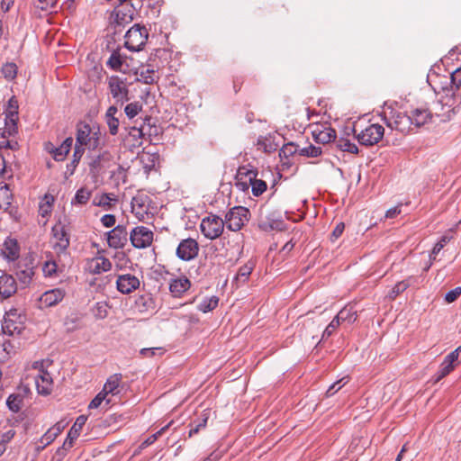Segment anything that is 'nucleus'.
I'll return each instance as SVG.
<instances>
[{"mask_svg":"<svg viewBox=\"0 0 461 461\" xmlns=\"http://www.w3.org/2000/svg\"><path fill=\"white\" fill-rule=\"evenodd\" d=\"M131 212L140 221H147L151 219L153 215L152 200L144 193H138L133 196L131 203Z\"/></svg>","mask_w":461,"mask_h":461,"instance_id":"1","label":"nucleus"},{"mask_svg":"<svg viewBox=\"0 0 461 461\" xmlns=\"http://www.w3.org/2000/svg\"><path fill=\"white\" fill-rule=\"evenodd\" d=\"M148 30L145 26L134 24L125 34L124 46L131 51H140L148 40Z\"/></svg>","mask_w":461,"mask_h":461,"instance_id":"2","label":"nucleus"},{"mask_svg":"<svg viewBox=\"0 0 461 461\" xmlns=\"http://www.w3.org/2000/svg\"><path fill=\"white\" fill-rule=\"evenodd\" d=\"M250 212L244 206H234L225 214L224 223L230 230L238 231L249 221Z\"/></svg>","mask_w":461,"mask_h":461,"instance_id":"3","label":"nucleus"},{"mask_svg":"<svg viewBox=\"0 0 461 461\" xmlns=\"http://www.w3.org/2000/svg\"><path fill=\"white\" fill-rule=\"evenodd\" d=\"M45 361H35L32 364V368L37 370V375H34V382L37 392L41 395H49L52 392L53 381L50 374L44 369Z\"/></svg>","mask_w":461,"mask_h":461,"instance_id":"4","label":"nucleus"},{"mask_svg":"<svg viewBox=\"0 0 461 461\" xmlns=\"http://www.w3.org/2000/svg\"><path fill=\"white\" fill-rule=\"evenodd\" d=\"M224 221L214 214L203 218L200 224L201 232L209 240L219 238L224 230Z\"/></svg>","mask_w":461,"mask_h":461,"instance_id":"5","label":"nucleus"},{"mask_svg":"<svg viewBox=\"0 0 461 461\" xmlns=\"http://www.w3.org/2000/svg\"><path fill=\"white\" fill-rule=\"evenodd\" d=\"M354 134L361 145L373 146L382 140L384 134V128L380 124L374 123L359 132H357L354 129Z\"/></svg>","mask_w":461,"mask_h":461,"instance_id":"6","label":"nucleus"},{"mask_svg":"<svg viewBox=\"0 0 461 461\" xmlns=\"http://www.w3.org/2000/svg\"><path fill=\"white\" fill-rule=\"evenodd\" d=\"M384 120L387 127L402 133H408L411 130L410 115L403 112L391 110L390 116L385 115Z\"/></svg>","mask_w":461,"mask_h":461,"instance_id":"7","label":"nucleus"},{"mask_svg":"<svg viewBox=\"0 0 461 461\" xmlns=\"http://www.w3.org/2000/svg\"><path fill=\"white\" fill-rule=\"evenodd\" d=\"M99 145V138L97 132H92V129L88 124H80L77 127L76 146L95 149Z\"/></svg>","mask_w":461,"mask_h":461,"instance_id":"8","label":"nucleus"},{"mask_svg":"<svg viewBox=\"0 0 461 461\" xmlns=\"http://www.w3.org/2000/svg\"><path fill=\"white\" fill-rule=\"evenodd\" d=\"M107 83L109 91L117 104H123L129 101V88L125 79L118 76H112L108 77Z\"/></svg>","mask_w":461,"mask_h":461,"instance_id":"9","label":"nucleus"},{"mask_svg":"<svg viewBox=\"0 0 461 461\" xmlns=\"http://www.w3.org/2000/svg\"><path fill=\"white\" fill-rule=\"evenodd\" d=\"M154 233L145 226H137L130 233V240L136 249H146L152 244Z\"/></svg>","mask_w":461,"mask_h":461,"instance_id":"10","label":"nucleus"},{"mask_svg":"<svg viewBox=\"0 0 461 461\" xmlns=\"http://www.w3.org/2000/svg\"><path fill=\"white\" fill-rule=\"evenodd\" d=\"M176 257L183 261H190L195 258L199 253L198 242L192 238L180 241L176 248Z\"/></svg>","mask_w":461,"mask_h":461,"instance_id":"11","label":"nucleus"},{"mask_svg":"<svg viewBox=\"0 0 461 461\" xmlns=\"http://www.w3.org/2000/svg\"><path fill=\"white\" fill-rule=\"evenodd\" d=\"M311 128L312 138L317 143L328 144L336 139V131L327 122L315 123Z\"/></svg>","mask_w":461,"mask_h":461,"instance_id":"12","label":"nucleus"},{"mask_svg":"<svg viewBox=\"0 0 461 461\" xmlns=\"http://www.w3.org/2000/svg\"><path fill=\"white\" fill-rule=\"evenodd\" d=\"M258 172L256 168L241 166L238 168L236 174V187L242 192H246L251 187V179L258 176Z\"/></svg>","mask_w":461,"mask_h":461,"instance_id":"13","label":"nucleus"},{"mask_svg":"<svg viewBox=\"0 0 461 461\" xmlns=\"http://www.w3.org/2000/svg\"><path fill=\"white\" fill-rule=\"evenodd\" d=\"M18 101L13 96L9 99L5 113V132L13 135L16 132V122L18 120Z\"/></svg>","mask_w":461,"mask_h":461,"instance_id":"14","label":"nucleus"},{"mask_svg":"<svg viewBox=\"0 0 461 461\" xmlns=\"http://www.w3.org/2000/svg\"><path fill=\"white\" fill-rule=\"evenodd\" d=\"M52 235L55 240L54 249L59 253L65 252L69 246V235L65 225L60 221L57 222L52 227Z\"/></svg>","mask_w":461,"mask_h":461,"instance_id":"15","label":"nucleus"},{"mask_svg":"<svg viewBox=\"0 0 461 461\" xmlns=\"http://www.w3.org/2000/svg\"><path fill=\"white\" fill-rule=\"evenodd\" d=\"M140 285V279L131 274L119 275L116 280L117 290L122 294H130Z\"/></svg>","mask_w":461,"mask_h":461,"instance_id":"16","label":"nucleus"},{"mask_svg":"<svg viewBox=\"0 0 461 461\" xmlns=\"http://www.w3.org/2000/svg\"><path fill=\"white\" fill-rule=\"evenodd\" d=\"M111 269V261L104 256H96L87 259L86 264V270L93 275H99Z\"/></svg>","mask_w":461,"mask_h":461,"instance_id":"17","label":"nucleus"},{"mask_svg":"<svg viewBox=\"0 0 461 461\" xmlns=\"http://www.w3.org/2000/svg\"><path fill=\"white\" fill-rule=\"evenodd\" d=\"M107 242L109 247L113 249H122L127 242L128 232L122 225H117L107 233Z\"/></svg>","mask_w":461,"mask_h":461,"instance_id":"18","label":"nucleus"},{"mask_svg":"<svg viewBox=\"0 0 461 461\" xmlns=\"http://www.w3.org/2000/svg\"><path fill=\"white\" fill-rule=\"evenodd\" d=\"M65 291L61 288H55L46 291L40 297V303L43 307H52L63 300Z\"/></svg>","mask_w":461,"mask_h":461,"instance_id":"19","label":"nucleus"},{"mask_svg":"<svg viewBox=\"0 0 461 461\" xmlns=\"http://www.w3.org/2000/svg\"><path fill=\"white\" fill-rule=\"evenodd\" d=\"M190 286V280L186 276H182L170 281L169 291L174 297H181Z\"/></svg>","mask_w":461,"mask_h":461,"instance_id":"20","label":"nucleus"},{"mask_svg":"<svg viewBox=\"0 0 461 461\" xmlns=\"http://www.w3.org/2000/svg\"><path fill=\"white\" fill-rule=\"evenodd\" d=\"M16 290V282L12 276L4 274L0 276V296L2 298H9Z\"/></svg>","mask_w":461,"mask_h":461,"instance_id":"21","label":"nucleus"},{"mask_svg":"<svg viewBox=\"0 0 461 461\" xmlns=\"http://www.w3.org/2000/svg\"><path fill=\"white\" fill-rule=\"evenodd\" d=\"M411 126L421 127L432 119V113L427 108H416L411 112Z\"/></svg>","mask_w":461,"mask_h":461,"instance_id":"22","label":"nucleus"},{"mask_svg":"<svg viewBox=\"0 0 461 461\" xmlns=\"http://www.w3.org/2000/svg\"><path fill=\"white\" fill-rule=\"evenodd\" d=\"M20 248L15 239L7 238L2 248V255L10 261H14L19 258Z\"/></svg>","mask_w":461,"mask_h":461,"instance_id":"23","label":"nucleus"},{"mask_svg":"<svg viewBox=\"0 0 461 461\" xmlns=\"http://www.w3.org/2000/svg\"><path fill=\"white\" fill-rule=\"evenodd\" d=\"M64 426L61 422H57L54 426L50 428L40 438L41 446H38V450H42L48 445L52 443L56 438L60 434Z\"/></svg>","mask_w":461,"mask_h":461,"instance_id":"24","label":"nucleus"},{"mask_svg":"<svg viewBox=\"0 0 461 461\" xmlns=\"http://www.w3.org/2000/svg\"><path fill=\"white\" fill-rule=\"evenodd\" d=\"M117 113L118 109L115 105H111L105 113V122L111 135H116L118 133L120 121L115 116Z\"/></svg>","mask_w":461,"mask_h":461,"instance_id":"25","label":"nucleus"},{"mask_svg":"<svg viewBox=\"0 0 461 461\" xmlns=\"http://www.w3.org/2000/svg\"><path fill=\"white\" fill-rule=\"evenodd\" d=\"M278 144L275 141V136L268 134L267 136H259L257 140L258 149L266 153H272L278 148Z\"/></svg>","mask_w":461,"mask_h":461,"instance_id":"26","label":"nucleus"},{"mask_svg":"<svg viewBox=\"0 0 461 461\" xmlns=\"http://www.w3.org/2000/svg\"><path fill=\"white\" fill-rule=\"evenodd\" d=\"M122 375L121 374H113L105 382L102 392L108 394L116 395L119 393V386L122 382Z\"/></svg>","mask_w":461,"mask_h":461,"instance_id":"27","label":"nucleus"},{"mask_svg":"<svg viewBox=\"0 0 461 461\" xmlns=\"http://www.w3.org/2000/svg\"><path fill=\"white\" fill-rule=\"evenodd\" d=\"M411 280H416L415 276H409L405 280L396 283L387 294L389 300H394L399 294L406 291L411 285Z\"/></svg>","mask_w":461,"mask_h":461,"instance_id":"28","label":"nucleus"},{"mask_svg":"<svg viewBox=\"0 0 461 461\" xmlns=\"http://www.w3.org/2000/svg\"><path fill=\"white\" fill-rule=\"evenodd\" d=\"M16 276L19 281L23 285H28L34 276V267L31 265H19L16 270Z\"/></svg>","mask_w":461,"mask_h":461,"instance_id":"29","label":"nucleus"},{"mask_svg":"<svg viewBox=\"0 0 461 461\" xmlns=\"http://www.w3.org/2000/svg\"><path fill=\"white\" fill-rule=\"evenodd\" d=\"M210 414H211L210 410L206 409L202 411V413L198 417L197 420H194L191 424L192 428L189 430V434H188L189 438L197 434L202 429H204L206 427Z\"/></svg>","mask_w":461,"mask_h":461,"instance_id":"30","label":"nucleus"},{"mask_svg":"<svg viewBox=\"0 0 461 461\" xmlns=\"http://www.w3.org/2000/svg\"><path fill=\"white\" fill-rule=\"evenodd\" d=\"M72 144V137H68L67 139H65L64 141L60 144V146L56 148L55 153L53 154L52 158L56 161H63L68 156V152L70 151Z\"/></svg>","mask_w":461,"mask_h":461,"instance_id":"31","label":"nucleus"},{"mask_svg":"<svg viewBox=\"0 0 461 461\" xmlns=\"http://www.w3.org/2000/svg\"><path fill=\"white\" fill-rule=\"evenodd\" d=\"M84 152H85L84 148L75 147L74 153H73V159L69 164L67 165V169L65 172L66 178H68V176H70L74 174L76 167H77Z\"/></svg>","mask_w":461,"mask_h":461,"instance_id":"32","label":"nucleus"},{"mask_svg":"<svg viewBox=\"0 0 461 461\" xmlns=\"http://www.w3.org/2000/svg\"><path fill=\"white\" fill-rule=\"evenodd\" d=\"M339 322L353 323L357 320V311L352 306L344 307L335 316Z\"/></svg>","mask_w":461,"mask_h":461,"instance_id":"33","label":"nucleus"},{"mask_svg":"<svg viewBox=\"0 0 461 461\" xmlns=\"http://www.w3.org/2000/svg\"><path fill=\"white\" fill-rule=\"evenodd\" d=\"M254 267L255 263L252 260L248 261L245 265L239 268L236 275V280L241 283L247 282Z\"/></svg>","mask_w":461,"mask_h":461,"instance_id":"34","label":"nucleus"},{"mask_svg":"<svg viewBox=\"0 0 461 461\" xmlns=\"http://www.w3.org/2000/svg\"><path fill=\"white\" fill-rule=\"evenodd\" d=\"M219 298L217 296H211L204 298L197 306L198 310L203 312H209L215 309L218 305Z\"/></svg>","mask_w":461,"mask_h":461,"instance_id":"35","label":"nucleus"},{"mask_svg":"<svg viewBox=\"0 0 461 461\" xmlns=\"http://www.w3.org/2000/svg\"><path fill=\"white\" fill-rule=\"evenodd\" d=\"M87 418L85 415H80L77 418L73 426L70 428L68 431V435L71 438H77L80 435V432L86 422Z\"/></svg>","mask_w":461,"mask_h":461,"instance_id":"36","label":"nucleus"},{"mask_svg":"<svg viewBox=\"0 0 461 461\" xmlns=\"http://www.w3.org/2000/svg\"><path fill=\"white\" fill-rule=\"evenodd\" d=\"M23 402V397L21 394L13 393L9 395L6 400V405L13 412H18Z\"/></svg>","mask_w":461,"mask_h":461,"instance_id":"37","label":"nucleus"},{"mask_svg":"<svg viewBox=\"0 0 461 461\" xmlns=\"http://www.w3.org/2000/svg\"><path fill=\"white\" fill-rule=\"evenodd\" d=\"M109 308L110 307L107 302H97L93 308L94 316L99 320L106 318L108 315Z\"/></svg>","mask_w":461,"mask_h":461,"instance_id":"38","label":"nucleus"},{"mask_svg":"<svg viewBox=\"0 0 461 461\" xmlns=\"http://www.w3.org/2000/svg\"><path fill=\"white\" fill-rule=\"evenodd\" d=\"M337 147L342 150L346 151L351 154H357L358 153V148L357 146L351 142L349 140L345 138H339L337 140Z\"/></svg>","mask_w":461,"mask_h":461,"instance_id":"39","label":"nucleus"},{"mask_svg":"<svg viewBox=\"0 0 461 461\" xmlns=\"http://www.w3.org/2000/svg\"><path fill=\"white\" fill-rule=\"evenodd\" d=\"M91 194H92L91 191H89L86 188L82 187V188L78 189L75 194L73 201H72V204H79V205L86 204L89 201Z\"/></svg>","mask_w":461,"mask_h":461,"instance_id":"40","label":"nucleus"},{"mask_svg":"<svg viewBox=\"0 0 461 461\" xmlns=\"http://www.w3.org/2000/svg\"><path fill=\"white\" fill-rule=\"evenodd\" d=\"M15 434V430L11 428L5 432H0V456L6 450L7 444L14 438Z\"/></svg>","mask_w":461,"mask_h":461,"instance_id":"41","label":"nucleus"},{"mask_svg":"<svg viewBox=\"0 0 461 461\" xmlns=\"http://www.w3.org/2000/svg\"><path fill=\"white\" fill-rule=\"evenodd\" d=\"M322 153L321 148L310 144L304 148H299V155L307 158H317Z\"/></svg>","mask_w":461,"mask_h":461,"instance_id":"42","label":"nucleus"},{"mask_svg":"<svg viewBox=\"0 0 461 461\" xmlns=\"http://www.w3.org/2000/svg\"><path fill=\"white\" fill-rule=\"evenodd\" d=\"M251 180V192L253 195H261L267 190V183L262 179H258V176H255V178Z\"/></svg>","mask_w":461,"mask_h":461,"instance_id":"43","label":"nucleus"},{"mask_svg":"<svg viewBox=\"0 0 461 461\" xmlns=\"http://www.w3.org/2000/svg\"><path fill=\"white\" fill-rule=\"evenodd\" d=\"M298 153L299 154V146L294 144V142H289L285 144L280 151L279 156L281 158H288L289 157Z\"/></svg>","mask_w":461,"mask_h":461,"instance_id":"44","label":"nucleus"},{"mask_svg":"<svg viewBox=\"0 0 461 461\" xmlns=\"http://www.w3.org/2000/svg\"><path fill=\"white\" fill-rule=\"evenodd\" d=\"M142 110V104L140 102H132L124 107V113L129 119H133Z\"/></svg>","mask_w":461,"mask_h":461,"instance_id":"45","label":"nucleus"},{"mask_svg":"<svg viewBox=\"0 0 461 461\" xmlns=\"http://www.w3.org/2000/svg\"><path fill=\"white\" fill-rule=\"evenodd\" d=\"M454 368L455 365H451L443 360L438 373L435 375L434 383L439 382L442 378L447 375Z\"/></svg>","mask_w":461,"mask_h":461,"instance_id":"46","label":"nucleus"},{"mask_svg":"<svg viewBox=\"0 0 461 461\" xmlns=\"http://www.w3.org/2000/svg\"><path fill=\"white\" fill-rule=\"evenodd\" d=\"M2 74L7 80H13L17 75V67L14 63H6L2 68Z\"/></svg>","mask_w":461,"mask_h":461,"instance_id":"47","label":"nucleus"},{"mask_svg":"<svg viewBox=\"0 0 461 461\" xmlns=\"http://www.w3.org/2000/svg\"><path fill=\"white\" fill-rule=\"evenodd\" d=\"M348 382V377L345 376L335 383H333L327 390L326 395L328 397L332 396L335 394L339 390H340Z\"/></svg>","mask_w":461,"mask_h":461,"instance_id":"48","label":"nucleus"},{"mask_svg":"<svg viewBox=\"0 0 461 461\" xmlns=\"http://www.w3.org/2000/svg\"><path fill=\"white\" fill-rule=\"evenodd\" d=\"M122 65V59L120 53L118 51H113L107 61V66L114 70H119Z\"/></svg>","mask_w":461,"mask_h":461,"instance_id":"49","label":"nucleus"},{"mask_svg":"<svg viewBox=\"0 0 461 461\" xmlns=\"http://www.w3.org/2000/svg\"><path fill=\"white\" fill-rule=\"evenodd\" d=\"M105 401V405L108 406L111 402L110 399H106L105 393L102 391L96 394V396L90 402L88 408L89 409H96L98 408L103 402Z\"/></svg>","mask_w":461,"mask_h":461,"instance_id":"50","label":"nucleus"},{"mask_svg":"<svg viewBox=\"0 0 461 461\" xmlns=\"http://www.w3.org/2000/svg\"><path fill=\"white\" fill-rule=\"evenodd\" d=\"M42 271L45 276L51 277L56 275L58 271V265L55 260H47L42 267Z\"/></svg>","mask_w":461,"mask_h":461,"instance_id":"51","label":"nucleus"},{"mask_svg":"<svg viewBox=\"0 0 461 461\" xmlns=\"http://www.w3.org/2000/svg\"><path fill=\"white\" fill-rule=\"evenodd\" d=\"M3 329L5 332H7L11 335L14 333L20 334L22 331V327L15 325L14 321L9 318L5 319Z\"/></svg>","mask_w":461,"mask_h":461,"instance_id":"52","label":"nucleus"},{"mask_svg":"<svg viewBox=\"0 0 461 461\" xmlns=\"http://www.w3.org/2000/svg\"><path fill=\"white\" fill-rule=\"evenodd\" d=\"M149 118H145V120L143 121V122L140 125V127H137V126H133L131 128L130 131H129V134L133 137L135 140L137 139H141L144 135V124H145V122L148 121L149 122Z\"/></svg>","mask_w":461,"mask_h":461,"instance_id":"53","label":"nucleus"},{"mask_svg":"<svg viewBox=\"0 0 461 461\" xmlns=\"http://www.w3.org/2000/svg\"><path fill=\"white\" fill-rule=\"evenodd\" d=\"M140 81H142L145 84H153L155 82V74L151 69H146L145 71H141L140 74Z\"/></svg>","mask_w":461,"mask_h":461,"instance_id":"54","label":"nucleus"},{"mask_svg":"<svg viewBox=\"0 0 461 461\" xmlns=\"http://www.w3.org/2000/svg\"><path fill=\"white\" fill-rule=\"evenodd\" d=\"M339 324L340 322L338 321L336 317H334L330 323L324 330L322 333V339H328L329 337H330Z\"/></svg>","mask_w":461,"mask_h":461,"instance_id":"55","label":"nucleus"},{"mask_svg":"<svg viewBox=\"0 0 461 461\" xmlns=\"http://www.w3.org/2000/svg\"><path fill=\"white\" fill-rule=\"evenodd\" d=\"M451 84L453 91L461 88V68H456L451 74Z\"/></svg>","mask_w":461,"mask_h":461,"instance_id":"56","label":"nucleus"},{"mask_svg":"<svg viewBox=\"0 0 461 461\" xmlns=\"http://www.w3.org/2000/svg\"><path fill=\"white\" fill-rule=\"evenodd\" d=\"M168 425L163 427L160 430H158V432L149 436L142 443H141V447H146L149 445H152L157 439L165 431L166 429H167Z\"/></svg>","mask_w":461,"mask_h":461,"instance_id":"57","label":"nucleus"},{"mask_svg":"<svg viewBox=\"0 0 461 461\" xmlns=\"http://www.w3.org/2000/svg\"><path fill=\"white\" fill-rule=\"evenodd\" d=\"M461 354V346L458 347L456 349L449 353L445 358L444 361L447 363H449L451 365H456L458 362L459 355Z\"/></svg>","mask_w":461,"mask_h":461,"instance_id":"58","label":"nucleus"},{"mask_svg":"<svg viewBox=\"0 0 461 461\" xmlns=\"http://www.w3.org/2000/svg\"><path fill=\"white\" fill-rule=\"evenodd\" d=\"M449 240H450L449 237H447L446 235L442 236L440 238V240L433 247L432 254L438 255Z\"/></svg>","mask_w":461,"mask_h":461,"instance_id":"59","label":"nucleus"},{"mask_svg":"<svg viewBox=\"0 0 461 461\" xmlns=\"http://www.w3.org/2000/svg\"><path fill=\"white\" fill-rule=\"evenodd\" d=\"M461 294V287H456L453 290L448 291L445 294V300L447 303L455 302Z\"/></svg>","mask_w":461,"mask_h":461,"instance_id":"60","label":"nucleus"},{"mask_svg":"<svg viewBox=\"0 0 461 461\" xmlns=\"http://www.w3.org/2000/svg\"><path fill=\"white\" fill-rule=\"evenodd\" d=\"M115 221H116L115 216L113 214H104L101 218L102 224L106 228H110V227L113 226L115 224Z\"/></svg>","mask_w":461,"mask_h":461,"instance_id":"61","label":"nucleus"},{"mask_svg":"<svg viewBox=\"0 0 461 461\" xmlns=\"http://www.w3.org/2000/svg\"><path fill=\"white\" fill-rule=\"evenodd\" d=\"M161 349H162L161 348H146L140 349V354L142 357H149L154 356L157 351L161 350Z\"/></svg>","mask_w":461,"mask_h":461,"instance_id":"62","label":"nucleus"},{"mask_svg":"<svg viewBox=\"0 0 461 461\" xmlns=\"http://www.w3.org/2000/svg\"><path fill=\"white\" fill-rule=\"evenodd\" d=\"M401 213V205L394 206L386 211L385 217L393 219Z\"/></svg>","mask_w":461,"mask_h":461,"instance_id":"63","label":"nucleus"},{"mask_svg":"<svg viewBox=\"0 0 461 461\" xmlns=\"http://www.w3.org/2000/svg\"><path fill=\"white\" fill-rule=\"evenodd\" d=\"M66 455L67 451L61 447H59L50 461H62Z\"/></svg>","mask_w":461,"mask_h":461,"instance_id":"64","label":"nucleus"}]
</instances>
